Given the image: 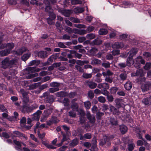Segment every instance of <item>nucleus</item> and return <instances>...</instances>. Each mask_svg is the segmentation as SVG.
Wrapping results in <instances>:
<instances>
[{"mask_svg": "<svg viewBox=\"0 0 151 151\" xmlns=\"http://www.w3.org/2000/svg\"><path fill=\"white\" fill-rule=\"evenodd\" d=\"M17 62V60L15 59H11L7 57L1 62V68L6 69L9 67H11Z\"/></svg>", "mask_w": 151, "mask_h": 151, "instance_id": "obj_1", "label": "nucleus"}, {"mask_svg": "<svg viewBox=\"0 0 151 151\" xmlns=\"http://www.w3.org/2000/svg\"><path fill=\"white\" fill-rule=\"evenodd\" d=\"M42 97L44 98L45 101L46 103H52L55 100L53 96L50 95V93L47 91L43 93Z\"/></svg>", "mask_w": 151, "mask_h": 151, "instance_id": "obj_2", "label": "nucleus"}, {"mask_svg": "<svg viewBox=\"0 0 151 151\" xmlns=\"http://www.w3.org/2000/svg\"><path fill=\"white\" fill-rule=\"evenodd\" d=\"M141 88L142 92H145L148 91L151 89V83L150 82L147 81L145 83L142 84Z\"/></svg>", "mask_w": 151, "mask_h": 151, "instance_id": "obj_3", "label": "nucleus"}, {"mask_svg": "<svg viewBox=\"0 0 151 151\" xmlns=\"http://www.w3.org/2000/svg\"><path fill=\"white\" fill-rule=\"evenodd\" d=\"M85 84L88 86L90 88L93 89L95 88L97 86L96 83L91 81L88 80L86 81L85 82Z\"/></svg>", "mask_w": 151, "mask_h": 151, "instance_id": "obj_4", "label": "nucleus"}, {"mask_svg": "<svg viewBox=\"0 0 151 151\" xmlns=\"http://www.w3.org/2000/svg\"><path fill=\"white\" fill-rule=\"evenodd\" d=\"M87 118L89 120V122L92 124H94L96 121L95 117L93 115H91L89 112H87L86 114Z\"/></svg>", "mask_w": 151, "mask_h": 151, "instance_id": "obj_5", "label": "nucleus"}, {"mask_svg": "<svg viewBox=\"0 0 151 151\" xmlns=\"http://www.w3.org/2000/svg\"><path fill=\"white\" fill-rule=\"evenodd\" d=\"M42 113V111H41L40 110H37V111L33 114V116L32 117V119L37 121L38 120Z\"/></svg>", "mask_w": 151, "mask_h": 151, "instance_id": "obj_6", "label": "nucleus"}, {"mask_svg": "<svg viewBox=\"0 0 151 151\" xmlns=\"http://www.w3.org/2000/svg\"><path fill=\"white\" fill-rule=\"evenodd\" d=\"M123 43L122 42H116L112 45V48L114 49H118L122 48L124 47Z\"/></svg>", "mask_w": 151, "mask_h": 151, "instance_id": "obj_7", "label": "nucleus"}, {"mask_svg": "<svg viewBox=\"0 0 151 151\" xmlns=\"http://www.w3.org/2000/svg\"><path fill=\"white\" fill-rule=\"evenodd\" d=\"M97 87L99 89L103 88V89H108L109 88V85L106 83H100L98 84Z\"/></svg>", "mask_w": 151, "mask_h": 151, "instance_id": "obj_8", "label": "nucleus"}, {"mask_svg": "<svg viewBox=\"0 0 151 151\" xmlns=\"http://www.w3.org/2000/svg\"><path fill=\"white\" fill-rule=\"evenodd\" d=\"M37 55L39 57L42 59L45 58L48 56L47 52L45 51H39Z\"/></svg>", "mask_w": 151, "mask_h": 151, "instance_id": "obj_9", "label": "nucleus"}, {"mask_svg": "<svg viewBox=\"0 0 151 151\" xmlns=\"http://www.w3.org/2000/svg\"><path fill=\"white\" fill-rule=\"evenodd\" d=\"M104 141L102 140H100L99 142V145L100 146H102L105 144H107L108 145H111V143L109 142V139L107 138V137H104L103 138Z\"/></svg>", "mask_w": 151, "mask_h": 151, "instance_id": "obj_10", "label": "nucleus"}, {"mask_svg": "<svg viewBox=\"0 0 151 151\" xmlns=\"http://www.w3.org/2000/svg\"><path fill=\"white\" fill-rule=\"evenodd\" d=\"M73 13L72 10H64L62 11V14L66 17H69L70 14Z\"/></svg>", "mask_w": 151, "mask_h": 151, "instance_id": "obj_11", "label": "nucleus"}, {"mask_svg": "<svg viewBox=\"0 0 151 151\" xmlns=\"http://www.w3.org/2000/svg\"><path fill=\"white\" fill-rule=\"evenodd\" d=\"M14 143L17 145L15 147V149L18 151L22 150L21 142L17 140H14Z\"/></svg>", "mask_w": 151, "mask_h": 151, "instance_id": "obj_12", "label": "nucleus"}, {"mask_svg": "<svg viewBox=\"0 0 151 151\" xmlns=\"http://www.w3.org/2000/svg\"><path fill=\"white\" fill-rule=\"evenodd\" d=\"M138 51V49L137 48H132L128 52L129 56L131 57H133L134 55H135L137 53Z\"/></svg>", "mask_w": 151, "mask_h": 151, "instance_id": "obj_13", "label": "nucleus"}, {"mask_svg": "<svg viewBox=\"0 0 151 151\" xmlns=\"http://www.w3.org/2000/svg\"><path fill=\"white\" fill-rule=\"evenodd\" d=\"M55 94L58 97H62L67 96L68 95V93L66 92L61 91L56 93Z\"/></svg>", "mask_w": 151, "mask_h": 151, "instance_id": "obj_14", "label": "nucleus"}, {"mask_svg": "<svg viewBox=\"0 0 151 151\" xmlns=\"http://www.w3.org/2000/svg\"><path fill=\"white\" fill-rule=\"evenodd\" d=\"M32 109H33L29 107V104H24L22 107V111L24 112L25 111L30 112Z\"/></svg>", "mask_w": 151, "mask_h": 151, "instance_id": "obj_15", "label": "nucleus"}, {"mask_svg": "<svg viewBox=\"0 0 151 151\" xmlns=\"http://www.w3.org/2000/svg\"><path fill=\"white\" fill-rule=\"evenodd\" d=\"M10 53V50L8 49H6L4 50L0 51V55L1 56H6Z\"/></svg>", "mask_w": 151, "mask_h": 151, "instance_id": "obj_16", "label": "nucleus"}, {"mask_svg": "<svg viewBox=\"0 0 151 151\" xmlns=\"http://www.w3.org/2000/svg\"><path fill=\"white\" fill-rule=\"evenodd\" d=\"M84 11V9L83 7H77L74 9L73 11L75 13H80L83 12Z\"/></svg>", "mask_w": 151, "mask_h": 151, "instance_id": "obj_17", "label": "nucleus"}, {"mask_svg": "<svg viewBox=\"0 0 151 151\" xmlns=\"http://www.w3.org/2000/svg\"><path fill=\"white\" fill-rule=\"evenodd\" d=\"M132 58L129 56L127 59V64L128 66H130L134 63V60Z\"/></svg>", "mask_w": 151, "mask_h": 151, "instance_id": "obj_18", "label": "nucleus"}, {"mask_svg": "<svg viewBox=\"0 0 151 151\" xmlns=\"http://www.w3.org/2000/svg\"><path fill=\"white\" fill-rule=\"evenodd\" d=\"M27 50V49L25 47H22L16 51V53L19 55H22L23 53L25 52Z\"/></svg>", "mask_w": 151, "mask_h": 151, "instance_id": "obj_19", "label": "nucleus"}, {"mask_svg": "<svg viewBox=\"0 0 151 151\" xmlns=\"http://www.w3.org/2000/svg\"><path fill=\"white\" fill-rule=\"evenodd\" d=\"M119 129L121 133L122 134H125L127 132V127L124 125L120 126Z\"/></svg>", "mask_w": 151, "mask_h": 151, "instance_id": "obj_20", "label": "nucleus"}, {"mask_svg": "<svg viewBox=\"0 0 151 151\" xmlns=\"http://www.w3.org/2000/svg\"><path fill=\"white\" fill-rule=\"evenodd\" d=\"M89 63V61L88 60L82 61L80 60H77L76 63L77 65L79 66H82L85 64H88Z\"/></svg>", "mask_w": 151, "mask_h": 151, "instance_id": "obj_21", "label": "nucleus"}, {"mask_svg": "<svg viewBox=\"0 0 151 151\" xmlns=\"http://www.w3.org/2000/svg\"><path fill=\"white\" fill-rule=\"evenodd\" d=\"M139 56L135 59V62L134 63V66L137 68H140V60L139 59Z\"/></svg>", "mask_w": 151, "mask_h": 151, "instance_id": "obj_22", "label": "nucleus"}, {"mask_svg": "<svg viewBox=\"0 0 151 151\" xmlns=\"http://www.w3.org/2000/svg\"><path fill=\"white\" fill-rule=\"evenodd\" d=\"M101 61L98 59L92 60L91 64L93 65H98L101 64Z\"/></svg>", "mask_w": 151, "mask_h": 151, "instance_id": "obj_23", "label": "nucleus"}, {"mask_svg": "<svg viewBox=\"0 0 151 151\" xmlns=\"http://www.w3.org/2000/svg\"><path fill=\"white\" fill-rule=\"evenodd\" d=\"M142 102L144 104H149L151 103V96L149 97L143 99L142 100Z\"/></svg>", "mask_w": 151, "mask_h": 151, "instance_id": "obj_24", "label": "nucleus"}, {"mask_svg": "<svg viewBox=\"0 0 151 151\" xmlns=\"http://www.w3.org/2000/svg\"><path fill=\"white\" fill-rule=\"evenodd\" d=\"M78 143V139H73L71 142L70 144V146L71 147H74L77 145Z\"/></svg>", "mask_w": 151, "mask_h": 151, "instance_id": "obj_25", "label": "nucleus"}, {"mask_svg": "<svg viewBox=\"0 0 151 151\" xmlns=\"http://www.w3.org/2000/svg\"><path fill=\"white\" fill-rule=\"evenodd\" d=\"M40 60H35L31 61L29 63V65L30 66H32L34 65H38L40 63Z\"/></svg>", "mask_w": 151, "mask_h": 151, "instance_id": "obj_26", "label": "nucleus"}, {"mask_svg": "<svg viewBox=\"0 0 151 151\" xmlns=\"http://www.w3.org/2000/svg\"><path fill=\"white\" fill-rule=\"evenodd\" d=\"M69 19L72 22L75 23H80V20L77 18L70 17L69 18Z\"/></svg>", "mask_w": 151, "mask_h": 151, "instance_id": "obj_27", "label": "nucleus"}, {"mask_svg": "<svg viewBox=\"0 0 151 151\" xmlns=\"http://www.w3.org/2000/svg\"><path fill=\"white\" fill-rule=\"evenodd\" d=\"M41 83L40 82H38L34 83L31 85L29 86V88L30 89H34L36 88L38 86L40 85Z\"/></svg>", "mask_w": 151, "mask_h": 151, "instance_id": "obj_28", "label": "nucleus"}, {"mask_svg": "<svg viewBox=\"0 0 151 151\" xmlns=\"http://www.w3.org/2000/svg\"><path fill=\"white\" fill-rule=\"evenodd\" d=\"M102 41L101 40L98 39H95L93 41L92 43L96 45H99L102 43Z\"/></svg>", "mask_w": 151, "mask_h": 151, "instance_id": "obj_29", "label": "nucleus"}, {"mask_svg": "<svg viewBox=\"0 0 151 151\" xmlns=\"http://www.w3.org/2000/svg\"><path fill=\"white\" fill-rule=\"evenodd\" d=\"M132 84L130 82L126 83L124 85L125 88L128 90H130L132 88Z\"/></svg>", "mask_w": 151, "mask_h": 151, "instance_id": "obj_30", "label": "nucleus"}, {"mask_svg": "<svg viewBox=\"0 0 151 151\" xmlns=\"http://www.w3.org/2000/svg\"><path fill=\"white\" fill-rule=\"evenodd\" d=\"M108 33L107 30L105 29H101L99 30V33L100 35H104Z\"/></svg>", "mask_w": 151, "mask_h": 151, "instance_id": "obj_31", "label": "nucleus"}, {"mask_svg": "<svg viewBox=\"0 0 151 151\" xmlns=\"http://www.w3.org/2000/svg\"><path fill=\"white\" fill-rule=\"evenodd\" d=\"M143 75V70L142 69H139L137 71L134 76L142 77Z\"/></svg>", "mask_w": 151, "mask_h": 151, "instance_id": "obj_32", "label": "nucleus"}, {"mask_svg": "<svg viewBox=\"0 0 151 151\" xmlns=\"http://www.w3.org/2000/svg\"><path fill=\"white\" fill-rule=\"evenodd\" d=\"M68 51L69 52V53L67 54V56L68 58H73L74 56L72 55L74 54L75 51L68 50Z\"/></svg>", "mask_w": 151, "mask_h": 151, "instance_id": "obj_33", "label": "nucleus"}, {"mask_svg": "<svg viewBox=\"0 0 151 151\" xmlns=\"http://www.w3.org/2000/svg\"><path fill=\"white\" fill-rule=\"evenodd\" d=\"M58 54H56L55 55H52L49 58H48L47 61H48L49 62H52L53 59H56L57 57L58 56Z\"/></svg>", "mask_w": 151, "mask_h": 151, "instance_id": "obj_34", "label": "nucleus"}, {"mask_svg": "<svg viewBox=\"0 0 151 151\" xmlns=\"http://www.w3.org/2000/svg\"><path fill=\"white\" fill-rule=\"evenodd\" d=\"M119 77L122 81H124L127 78V74L126 73H122L119 75Z\"/></svg>", "mask_w": 151, "mask_h": 151, "instance_id": "obj_35", "label": "nucleus"}, {"mask_svg": "<svg viewBox=\"0 0 151 151\" xmlns=\"http://www.w3.org/2000/svg\"><path fill=\"white\" fill-rule=\"evenodd\" d=\"M82 76L83 78L87 79L91 78L92 76V75L91 73H83Z\"/></svg>", "mask_w": 151, "mask_h": 151, "instance_id": "obj_36", "label": "nucleus"}, {"mask_svg": "<svg viewBox=\"0 0 151 151\" xmlns=\"http://www.w3.org/2000/svg\"><path fill=\"white\" fill-rule=\"evenodd\" d=\"M86 38L89 40H93L95 37V35L93 33H90L87 35Z\"/></svg>", "mask_w": 151, "mask_h": 151, "instance_id": "obj_37", "label": "nucleus"}, {"mask_svg": "<svg viewBox=\"0 0 151 151\" xmlns=\"http://www.w3.org/2000/svg\"><path fill=\"white\" fill-rule=\"evenodd\" d=\"M38 76V74L37 73H32L26 76V78L27 79H30L35 77L37 76Z\"/></svg>", "mask_w": 151, "mask_h": 151, "instance_id": "obj_38", "label": "nucleus"}, {"mask_svg": "<svg viewBox=\"0 0 151 151\" xmlns=\"http://www.w3.org/2000/svg\"><path fill=\"white\" fill-rule=\"evenodd\" d=\"M30 53H27L24 54L21 57V59L23 61H25L29 57Z\"/></svg>", "mask_w": 151, "mask_h": 151, "instance_id": "obj_39", "label": "nucleus"}, {"mask_svg": "<svg viewBox=\"0 0 151 151\" xmlns=\"http://www.w3.org/2000/svg\"><path fill=\"white\" fill-rule=\"evenodd\" d=\"M60 85V84L59 83L55 82L51 83H50V86L54 88H58Z\"/></svg>", "mask_w": 151, "mask_h": 151, "instance_id": "obj_40", "label": "nucleus"}, {"mask_svg": "<svg viewBox=\"0 0 151 151\" xmlns=\"http://www.w3.org/2000/svg\"><path fill=\"white\" fill-rule=\"evenodd\" d=\"M47 23L50 25H54L55 22L53 21L54 19L51 18L50 17H48L46 18Z\"/></svg>", "mask_w": 151, "mask_h": 151, "instance_id": "obj_41", "label": "nucleus"}, {"mask_svg": "<svg viewBox=\"0 0 151 151\" xmlns=\"http://www.w3.org/2000/svg\"><path fill=\"white\" fill-rule=\"evenodd\" d=\"M75 67L76 70L80 73H83L84 72V70L83 68L80 66L76 65Z\"/></svg>", "mask_w": 151, "mask_h": 151, "instance_id": "obj_42", "label": "nucleus"}, {"mask_svg": "<svg viewBox=\"0 0 151 151\" xmlns=\"http://www.w3.org/2000/svg\"><path fill=\"white\" fill-rule=\"evenodd\" d=\"M71 3L73 5L81 4L82 3V1L81 0H72Z\"/></svg>", "mask_w": 151, "mask_h": 151, "instance_id": "obj_43", "label": "nucleus"}, {"mask_svg": "<svg viewBox=\"0 0 151 151\" xmlns=\"http://www.w3.org/2000/svg\"><path fill=\"white\" fill-rule=\"evenodd\" d=\"M127 65L125 63L120 62L118 64V66L119 68L122 69L126 67Z\"/></svg>", "mask_w": 151, "mask_h": 151, "instance_id": "obj_44", "label": "nucleus"}, {"mask_svg": "<svg viewBox=\"0 0 151 151\" xmlns=\"http://www.w3.org/2000/svg\"><path fill=\"white\" fill-rule=\"evenodd\" d=\"M23 97V103L24 104H26L27 103H31L32 102L31 101H29L28 98L25 96Z\"/></svg>", "mask_w": 151, "mask_h": 151, "instance_id": "obj_45", "label": "nucleus"}, {"mask_svg": "<svg viewBox=\"0 0 151 151\" xmlns=\"http://www.w3.org/2000/svg\"><path fill=\"white\" fill-rule=\"evenodd\" d=\"M87 32L84 29H79L77 31V33L80 35H83Z\"/></svg>", "mask_w": 151, "mask_h": 151, "instance_id": "obj_46", "label": "nucleus"}, {"mask_svg": "<svg viewBox=\"0 0 151 151\" xmlns=\"http://www.w3.org/2000/svg\"><path fill=\"white\" fill-rule=\"evenodd\" d=\"M86 119L85 116H80L79 122L81 124H84L86 122Z\"/></svg>", "mask_w": 151, "mask_h": 151, "instance_id": "obj_47", "label": "nucleus"}, {"mask_svg": "<svg viewBox=\"0 0 151 151\" xmlns=\"http://www.w3.org/2000/svg\"><path fill=\"white\" fill-rule=\"evenodd\" d=\"M118 90V88L116 87L111 88L110 89V92L111 94H114Z\"/></svg>", "mask_w": 151, "mask_h": 151, "instance_id": "obj_48", "label": "nucleus"}, {"mask_svg": "<svg viewBox=\"0 0 151 151\" xmlns=\"http://www.w3.org/2000/svg\"><path fill=\"white\" fill-rule=\"evenodd\" d=\"M59 88H49V93H53L56 91H57L59 90Z\"/></svg>", "mask_w": 151, "mask_h": 151, "instance_id": "obj_49", "label": "nucleus"}, {"mask_svg": "<svg viewBox=\"0 0 151 151\" xmlns=\"http://www.w3.org/2000/svg\"><path fill=\"white\" fill-rule=\"evenodd\" d=\"M45 12H48L49 14L52 11V9L50 6L48 5L45 7Z\"/></svg>", "mask_w": 151, "mask_h": 151, "instance_id": "obj_50", "label": "nucleus"}, {"mask_svg": "<svg viewBox=\"0 0 151 151\" xmlns=\"http://www.w3.org/2000/svg\"><path fill=\"white\" fill-rule=\"evenodd\" d=\"M134 147L135 145L133 143L129 144L128 147V150L129 151H132L133 150Z\"/></svg>", "mask_w": 151, "mask_h": 151, "instance_id": "obj_51", "label": "nucleus"}, {"mask_svg": "<svg viewBox=\"0 0 151 151\" xmlns=\"http://www.w3.org/2000/svg\"><path fill=\"white\" fill-rule=\"evenodd\" d=\"M63 138L61 140V142H60V143L58 145V147H60V146H61L62 145L63 142H64L65 141H66L67 140V138H66V135L65 134H63Z\"/></svg>", "mask_w": 151, "mask_h": 151, "instance_id": "obj_52", "label": "nucleus"}, {"mask_svg": "<svg viewBox=\"0 0 151 151\" xmlns=\"http://www.w3.org/2000/svg\"><path fill=\"white\" fill-rule=\"evenodd\" d=\"M78 111L79 113V114L80 115V116H85V113L82 109H78V111Z\"/></svg>", "mask_w": 151, "mask_h": 151, "instance_id": "obj_53", "label": "nucleus"}, {"mask_svg": "<svg viewBox=\"0 0 151 151\" xmlns=\"http://www.w3.org/2000/svg\"><path fill=\"white\" fill-rule=\"evenodd\" d=\"M78 111L79 113V114L80 115V116H85V113L82 109H78V111Z\"/></svg>", "mask_w": 151, "mask_h": 151, "instance_id": "obj_54", "label": "nucleus"}, {"mask_svg": "<svg viewBox=\"0 0 151 151\" xmlns=\"http://www.w3.org/2000/svg\"><path fill=\"white\" fill-rule=\"evenodd\" d=\"M6 47L8 48V49H9L10 51L14 47V44L13 43H9L6 45Z\"/></svg>", "mask_w": 151, "mask_h": 151, "instance_id": "obj_55", "label": "nucleus"}, {"mask_svg": "<svg viewBox=\"0 0 151 151\" xmlns=\"http://www.w3.org/2000/svg\"><path fill=\"white\" fill-rule=\"evenodd\" d=\"M110 122L113 125H116L117 124V122L116 120L113 118H110Z\"/></svg>", "mask_w": 151, "mask_h": 151, "instance_id": "obj_56", "label": "nucleus"}, {"mask_svg": "<svg viewBox=\"0 0 151 151\" xmlns=\"http://www.w3.org/2000/svg\"><path fill=\"white\" fill-rule=\"evenodd\" d=\"M151 67V63H147L144 66V68L146 70H148L150 69Z\"/></svg>", "mask_w": 151, "mask_h": 151, "instance_id": "obj_57", "label": "nucleus"}, {"mask_svg": "<svg viewBox=\"0 0 151 151\" xmlns=\"http://www.w3.org/2000/svg\"><path fill=\"white\" fill-rule=\"evenodd\" d=\"M99 101L101 103H104L106 101L105 98L102 96H100L98 98Z\"/></svg>", "mask_w": 151, "mask_h": 151, "instance_id": "obj_58", "label": "nucleus"}, {"mask_svg": "<svg viewBox=\"0 0 151 151\" xmlns=\"http://www.w3.org/2000/svg\"><path fill=\"white\" fill-rule=\"evenodd\" d=\"M48 87L47 84H45L42 85L40 86L39 87V89L40 90H42L43 89L47 88Z\"/></svg>", "mask_w": 151, "mask_h": 151, "instance_id": "obj_59", "label": "nucleus"}, {"mask_svg": "<svg viewBox=\"0 0 151 151\" xmlns=\"http://www.w3.org/2000/svg\"><path fill=\"white\" fill-rule=\"evenodd\" d=\"M105 81L106 82L111 83L113 81V79L109 76H106L105 79Z\"/></svg>", "mask_w": 151, "mask_h": 151, "instance_id": "obj_60", "label": "nucleus"}, {"mask_svg": "<svg viewBox=\"0 0 151 151\" xmlns=\"http://www.w3.org/2000/svg\"><path fill=\"white\" fill-rule=\"evenodd\" d=\"M106 90L107 89H103L102 90L101 93L106 96L108 95L109 94V93Z\"/></svg>", "mask_w": 151, "mask_h": 151, "instance_id": "obj_61", "label": "nucleus"}, {"mask_svg": "<svg viewBox=\"0 0 151 151\" xmlns=\"http://www.w3.org/2000/svg\"><path fill=\"white\" fill-rule=\"evenodd\" d=\"M58 45L59 47L60 48H66V46L64 45L63 42H59L58 43Z\"/></svg>", "mask_w": 151, "mask_h": 151, "instance_id": "obj_62", "label": "nucleus"}, {"mask_svg": "<svg viewBox=\"0 0 151 151\" xmlns=\"http://www.w3.org/2000/svg\"><path fill=\"white\" fill-rule=\"evenodd\" d=\"M137 81L139 83H141L144 82L146 80L145 77H141L139 78L138 79Z\"/></svg>", "mask_w": 151, "mask_h": 151, "instance_id": "obj_63", "label": "nucleus"}, {"mask_svg": "<svg viewBox=\"0 0 151 151\" xmlns=\"http://www.w3.org/2000/svg\"><path fill=\"white\" fill-rule=\"evenodd\" d=\"M107 98L108 101L109 102H112L114 99V98L113 96L111 95H109V94L107 95Z\"/></svg>", "mask_w": 151, "mask_h": 151, "instance_id": "obj_64", "label": "nucleus"}]
</instances>
